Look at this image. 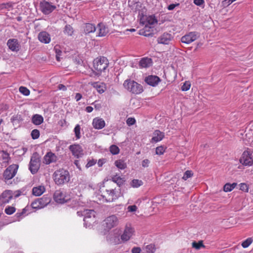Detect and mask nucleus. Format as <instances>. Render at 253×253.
Returning <instances> with one entry per match:
<instances>
[{
    "mask_svg": "<svg viewBox=\"0 0 253 253\" xmlns=\"http://www.w3.org/2000/svg\"><path fill=\"white\" fill-rule=\"evenodd\" d=\"M134 233V229L130 224H126L124 231L121 235V239L123 241H128L133 236Z\"/></svg>",
    "mask_w": 253,
    "mask_h": 253,
    "instance_id": "nucleus-11",
    "label": "nucleus"
},
{
    "mask_svg": "<svg viewBox=\"0 0 253 253\" xmlns=\"http://www.w3.org/2000/svg\"><path fill=\"white\" fill-rule=\"evenodd\" d=\"M143 253H155L156 248L154 244H151L143 248Z\"/></svg>",
    "mask_w": 253,
    "mask_h": 253,
    "instance_id": "nucleus-33",
    "label": "nucleus"
},
{
    "mask_svg": "<svg viewBox=\"0 0 253 253\" xmlns=\"http://www.w3.org/2000/svg\"><path fill=\"white\" fill-rule=\"evenodd\" d=\"M41 160L39 155L35 153L31 158L29 169L32 174L37 173L40 167Z\"/></svg>",
    "mask_w": 253,
    "mask_h": 253,
    "instance_id": "nucleus-6",
    "label": "nucleus"
},
{
    "mask_svg": "<svg viewBox=\"0 0 253 253\" xmlns=\"http://www.w3.org/2000/svg\"><path fill=\"white\" fill-rule=\"evenodd\" d=\"M19 91L22 94L25 96H28L30 94V91L29 89H28L27 87L25 86H21L19 87Z\"/></svg>",
    "mask_w": 253,
    "mask_h": 253,
    "instance_id": "nucleus-43",
    "label": "nucleus"
},
{
    "mask_svg": "<svg viewBox=\"0 0 253 253\" xmlns=\"http://www.w3.org/2000/svg\"><path fill=\"white\" fill-rule=\"evenodd\" d=\"M26 212V210L25 209L22 210V211L20 212H17L15 217L17 218V220H20L21 219L22 215L25 214Z\"/></svg>",
    "mask_w": 253,
    "mask_h": 253,
    "instance_id": "nucleus-52",
    "label": "nucleus"
},
{
    "mask_svg": "<svg viewBox=\"0 0 253 253\" xmlns=\"http://www.w3.org/2000/svg\"><path fill=\"white\" fill-rule=\"evenodd\" d=\"M19 166L17 164H12L8 166L3 171L2 176L4 181L8 183V181L12 179L16 174Z\"/></svg>",
    "mask_w": 253,
    "mask_h": 253,
    "instance_id": "nucleus-5",
    "label": "nucleus"
},
{
    "mask_svg": "<svg viewBox=\"0 0 253 253\" xmlns=\"http://www.w3.org/2000/svg\"><path fill=\"white\" fill-rule=\"evenodd\" d=\"M123 85L127 90L133 94H139L143 91V88L141 84L130 79L125 80Z\"/></svg>",
    "mask_w": 253,
    "mask_h": 253,
    "instance_id": "nucleus-4",
    "label": "nucleus"
},
{
    "mask_svg": "<svg viewBox=\"0 0 253 253\" xmlns=\"http://www.w3.org/2000/svg\"><path fill=\"white\" fill-rule=\"evenodd\" d=\"M166 149V147L163 146H158L156 148V154L159 155H163Z\"/></svg>",
    "mask_w": 253,
    "mask_h": 253,
    "instance_id": "nucleus-42",
    "label": "nucleus"
},
{
    "mask_svg": "<svg viewBox=\"0 0 253 253\" xmlns=\"http://www.w3.org/2000/svg\"><path fill=\"white\" fill-rule=\"evenodd\" d=\"M126 122L128 126H130L135 124L136 120L134 118L130 117L126 120Z\"/></svg>",
    "mask_w": 253,
    "mask_h": 253,
    "instance_id": "nucleus-51",
    "label": "nucleus"
},
{
    "mask_svg": "<svg viewBox=\"0 0 253 253\" xmlns=\"http://www.w3.org/2000/svg\"><path fill=\"white\" fill-rule=\"evenodd\" d=\"M77 214L79 216H84V219L89 218L95 216V211L91 210H84L83 211H77Z\"/></svg>",
    "mask_w": 253,
    "mask_h": 253,
    "instance_id": "nucleus-18",
    "label": "nucleus"
},
{
    "mask_svg": "<svg viewBox=\"0 0 253 253\" xmlns=\"http://www.w3.org/2000/svg\"><path fill=\"white\" fill-rule=\"evenodd\" d=\"M82 98V95L80 93H77L75 96V99L77 101H79Z\"/></svg>",
    "mask_w": 253,
    "mask_h": 253,
    "instance_id": "nucleus-62",
    "label": "nucleus"
},
{
    "mask_svg": "<svg viewBox=\"0 0 253 253\" xmlns=\"http://www.w3.org/2000/svg\"><path fill=\"white\" fill-rule=\"evenodd\" d=\"M57 156L51 152H47L43 158L44 163L46 165L55 163L57 161Z\"/></svg>",
    "mask_w": 253,
    "mask_h": 253,
    "instance_id": "nucleus-15",
    "label": "nucleus"
},
{
    "mask_svg": "<svg viewBox=\"0 0 253 253\" xmlns=\"http://www.w3.org/2000/svg\"><path fill=\"white\" fill-rule=\"evenodd\" d=\"M11 7V4L10 3H3L0 4V10L3 9H8Z\"/></svg>",
    "mask_w": 253,
    "mask_h": 253,
    "instance_id": "nucleus-53",
    "label": "nucleus"
},
{
    "mask_svg": "<svg viewBox=\"0 0 253 253\" xmlns=\"http://www.w3.org/2000/svg\"><path fill=\"white\" fill-rule=\"evenodd\" d=\"M103 199L107 202H111L117 200L121 196V189L111 181H104L99 190Z\"/></svg>",
    "mask_w": 253,
    "mask_h": 253,
    "instance_id": "nucleus-1",
    "label": "nucleus"
},
{
    "mask_svg": "<svg viewBox=\"0 0 253 253\" xmlns=\"http://www.w3.org/2000/svg\"><path fill=\"white\" fill-rule=\"evenodd\" d=\"M93 108L91 106H87L85 108V111L87 113H91L93 111Z\"/></svg>",
    "mask_w": 253,
    "mask_h": 253,
    "instance_id": "nucleus-64",
    "label": "nucleus"
},
{
    "mask_svg": "<svg viewBox=\"0 0 253 253\" xmlns=\"http://www.w3.org/2000/svg\"><path fill=\"white\" fill-rule=\"evenodd\" d=\"M0 159L2 161L3 163L7 164L10 160L9 154L4 151H0Z\"/></svg>",
    "mask_w": 253,
    "mask_h": 253,
    "instance_id": "nucleus-30",
    "label": "nucleus"
},
{
    "mask_svg": "<svg viewBox=\"0 0 253 253\" xmlns=\"http://www.w3.org/2000/svg\"><path fill=\"white\" fill-rule=\"evenodd\" d=\"M108 180L114 183V184L116 183L119 186L118 188H119L121 185H122L125 182V180L123 178H122L120 176H118L117 175L112 176L111 177V179Z\"/></svg>",
    "mask_w": 253,
    "mask_h": 253,
    "instance_id": "nucleus-27",
    "label": "nucleus"
},
{
    "mask_svg": "<svg viewBox=\"0 0 253 253\" xmlns=\"http://www.w3.org/2000/svg\"><path fill=\"white\" fill-rule=\"evenodd\" d=\"M92 86L95 88L99 93H103L106 90V84L103 83L94 82L91 84Z\"/></svg>",
    "mask_w": 253,
    "mask_h": 253,
    "instance_id": "nucleus-25",
    "label": "nucleus"
},
{
    "mask_svg": "<svg viewBox=\"0 0 253 253\" xmlns=\"http://www.w3.org/2000/svg\"><path fill=\"white\" fill-rule=\"evenodd\" d=\"M150 164V161L148 159H145L142 162V166L143 168L148 167Z\"/></svg>",
    "mask_w": 253,
    "mask_h": 253,
    "instance_id": "nucleus-55",
    "label": "nucleus"
},
{
    "mask_svg": "<svg viewBox=\"0 0 253 253\" xmlns=\"http://www.w3.org/2000/svg\"><path fill=\"white\" fill-rule=\"evenodd\" d=\"M92 125L95 129H101L105 126V122L102 118L96 117L93 119Z\"/></svg>",
    "mask_w": 253,
    "mask_h": 253,
    "instance_id": "nucleus-17",
    "label": "nucleus"
},
{
    "mask_svg": "<svg viewBox=\"0 0 253 253\" xmlns=\"http://www.w3.org/2000/svg\"><path fill=\"white\" fill-rule=\"evenodd\" d=\"M191 87V84L189 82H185L181 86V90L182 91H187Z\"/></svg>",
    "mask_w": 253,
    "mask_h": 253,
    "instance_id": "nucleus-48",
    "label": "nucleus"
},
{
    "mask_svg": "<svg viewBox=\"0 0 253 253\" xmlns=\"http://www.w3.org/2000/svg\"><path fill=\"white\" fill-rule=\"evenodd\" d=\"M172 39L171 34L169 33H164L158 39V42L159 43L168 44Z\"/></svg>",
    "mask_w": 253,
    "mask_h": 253,
    "instance_id": "nucleus-20",
    "label": "nucleus"
},
{
    "mask_svg": "<svg viewBox=\"0 0 253 253\" xmlns=\"http://www.w3.org/2000/svg\"><path fill=\"white\" fill-rule=\"evenodd\" d=\"M80 130L81 126L79 124H78L75 126L74 130L77 139H80L81 137Z\"/></svg>",
    "mask_w": 253,
    "mask_h": 253,
    "instance_id": "nucleus-41",
    "label": "nucleus"
},
{
    "mask_svg": "<svg viewBox=\"0 0 253 253\" xmlns=\"http://www.w3.org/2000/svg\"><path fill=\"white\" fill-rule=\"evenodd\" d=\"M16 211V209L13 206H7L4 210V212L8 215H11Z\"/></svg>",
    "mask_w": 253,
    "mask_h": 253,
    "instance_id": "nucleus-38",
    "label": "nucleus"
},
{
    "mask_svg": "<svg viewBox=\"0 0 253 253\" xmlns=\"http://www.w3.org/2000/svg\"><path fill=\"white\" fill-rule=\"evenodd\" d=\"M137 209V207L136 205L129 206L127 207V210L129 212L135 211Z\"/></svg>",
    "mask_w": 253,
    "mask_h": 253,
    "instance_id": "nucleus-54",
    "label": "nucleus"
},
{
    "mask_svg": "<svg viewBox=\"0 0 253 253\" xmlns=\"http://www.w3.org/2000/svg\"><path fill=\"white\" fill-rule=\"evenodd\" d=\"M109 150L113 155H117L120 153L119 148L116 145H112L110 146Z\"/></svg>",
    "mask_w": 253,
    "mask_h": 253,
    "instance_id": "nucleus-36",
    "label": "nucleus"
},
{
    "mask_svg": "<svg viewBox=\"0 0 253 253\" xmlns=\"http://www.w3.org/2000/svg\"><path fill=\"white\" fill-rule=\"evenodd\" d=\"M40 9L44 14H49L56 9V6L47 1H43L40 3Z\"/></svg>",
    "mask_w": 253,
    "mask_h": 253,
    "instance_id": "nucleus-10",
    "label": "nucleus"
},
{
    "mask_svg": "<svg viewBox=\"0 0 253 253\" xmlns=\"http://www.w3.org/2000/svg\"><path fill=\"white\" fill-rule=\"evenodd\" d=\"M108 65V60L104 56H100L93 60V68L97 75H100L102 72L105 71Z\"/></svg>",
    "mask_w": 253,
    "mask_h": 253,
    "instance_id": "nucleus-3",
    "label": "nucleus"
},
{
    "mask_svg": "<svg viewBox=\"0 0 253 253\" xmlns=\"http://www.w3.org/2000/svg\"><path fill=\"white\" fill-rule=\"evenodd\" d=\"M253 242L252 238H248L242 243V246L244 248H248Z\"/></svg>",
    "mask_w": 253,
    "mask_h": 253,
    "instance_id": "nucleus-40",
    "label": "nucleus"
},
{
    "mask_svg": "<svg viewBox=\"0 0 253 253\" xmlns=\"http://www.w3.org/2000/svg\"><path fill=\"white\" fill-rule=\"evenodd\" d=\"M21 194V192L20 190H17L13 192V197L16 198L20 196Z\"/></svg>",
    "mask_w": 253,
    "mask_h": 253,
    "instance_id": "nucleus-60",
    "label": "nucleus"
},
{
    "mask_svg": "<svg viewBox=\"0 0 253 253\" xmlns=\"http://www.w3.org/2000/svg\"><path fill=\"white\" fill-rule=\"evenodd\" d=\"M96 28L94 25L90 23L86 24L84 27V32L86 34H89L95 31Z\"/></svg>",
    "mask_w": 253,
    "mask_h": 253,
    "instance_id": "nucleus-34",
    "label": "nucleus"
},
{
    "mask_svg": "<svg viewBox=\"0 0 253 253\" xmlns=\"http://www.w3.org/2000/svg\"><path fill=\"white\" fill-rule=\"evenodd\" d=\"M192 247L197 250H199L201 248H205V246L203 244V241H200L198 242H193L192 243Z\"/></svg>",
    "mask_w": 253,
    "mask_h": 253,
    "instance_id": "nucleus-39",
    "label": "nucleus"
},
{
    "mask_svg": "<svg viewBox=\"0 0 253 253\" xmlns=\"http://www.w3.org/2000/svg\"><path fill=\"white\" fill-rule=\"evenodd\" d=\"M143 182L141 180L133 179L131 183V185L133 188H138L143 185Z\"/></svg>",
    "mask_w": 253,
    "mask_h": 253,
    "instance_id": "nucleus-37",
    "label": "nucleus"
},
{
    "mask_svg": "<svg viewBox=\"0 0 253 253\" xmlns=\"http://www.w3.org/2000/svg\"><path fill=\"white\" fill-rule=\"evenodd\" d=\"M141 249L140 247H133L131 250L132 253H140Z\"/></svg>",
    "mask_w": 253,
    "mask_h": 253,
    "instance_id": "nucleus-57",
    "label": "nucleus"
},
{
    "mask_svg": "<svg viewBox=\"0 0 253 253\" xmlns=\"http://www.w3.org/2000/svg\"><path fill=\"white\" fill-rule=\"evenodd\" d=\"M54 201L59 204H63L69 201L71 196L66 192L60 190H56L53 196Z\"/></svg>",
    "mask_w": 253,
    "mask_h": 253,
    "instance_id": "nucleus-7",
    "label": "nucleus"
},
{
    "mask_svg": "<svg viewBox=\"0 0 253 253\" xmlns=\"http://www.w3.org/2000/svg\"><path fill=\"white\" fill-rule=\"evenodd\" d=\"M69 150L71 151L72 155L77 158H79L83 155V150L79 144H73L69 146Z\"/></svg>",
    "mask_w": 253,
    "mask_h": 253,
    "instance_id": "nucleus-14",
    "label": "nucleus"
},
{
    "mask_svg": "<svg viewBox=\"0 0 253 253\" xmlns=\"http://www.w3.org/2000/svg\"><path fill=\"white\" fill-rule=\"evenodd\" d=\"M165 136L164 132L159 130H155L153 133V137L151 139V142H158L161 141Z\"/></svg>",
    "mask_w": 253,
    "mask_h": 253,
    "instance_id": "nucleus-21",
    "label": "nucleus"
},
{
    "mask_svg": "<svg viewBox=\"0 0 253 253\" xmlns=\"http://www.w3.org/2000/svg\"><path fill=\"white\" fill-rule=\"evenodd\" d=\"M40 131L38 129H35L31 132V137L33 139H38L40 136Z\"/></svg>",
    "mask_w": 253,
    "mask_h": 253,
    "instance_id": "nucleus-46",
    "label": "nucleus"
},
{
    "mask_svg": "<svg viewBox=\"0 0 253 253\" xmlns=\"http://www.w3.org/2000/svg\"><path fill=\"white\" fill-rule=\"evenodd\" d=\"M160 81V78L156 76H149L145 79L146 83L153 86L157 85Z\"/></svg>",
    "mask_w": 253,
    "mask_h": 253,
    "instance_id": "nucleus-22",
    "label": "nucleus"
},
{
    "mask_svg": "<svg viewBox=\"0 0 253 253\" xmlns=\"http://www.w3.org/2000/svg\"><path fill=\"white\" fill-rule=\"evenodd\" d=\"M54 49L55 51V53H56V60L58 61H60V55L62 53V51H61V50L59 48V47H58L57 45H56L54 48Z\"/></svg>",
    "mask_w": 253,
    "mask_h": 253,
    "instance_id": "nucleus-45",
    "label": "nucleus"
},
{
    "mask_svg": "<svg viewBox=\"0 0 253 253\" xmlns=\"http://www.w3.org/2000/svg\"><path fill=\"white\" fill-rule=\"evenodd\" d=\"M9 109V106L7 104H0V111H6Z\"/></svg>",
    "mask_w": 253,
    "mask_h": 253,
    "instance_id": "nucleus-58",
    "label": "nucleus"
},
{
    "mask_svg": "<svg viewBox=\"0 0 253 253\" xmlns=\"http://www.w3.org/2000/svg\"><path fill=\"white\" fill-rule=\"evenodd\" d=\"M193 173L191 170H186L182 177V179L184 180H186L188 178L192 177Z\"/></svg>",
    "mask_w": 253,
    "mask_h": 253,
    "instance_id": "nucleus-47",
    "label": "nucleus"
},
{
    "mask_svg": "<svg viewBox=\"0 0 253 253\" xmlns=\"http://www.w3.org/2000/svg\"><path fill=\"white\" fill-rule=\"evenodd\" d=\"M13 198V192L10 190H4L0 195V206L8 204Z\"/></svg>",
    "mask_w": 253,
    "mask_h": 253,
    "instance_id": "nucleus-9",
    "label": "nucleus"
},
{
    "mask_svg": "<svg viewBox=\"0 0 253 253\" xmlns=\"http://www.w3.org/2000/svg\"><path fill=\"white\" fill-rule=\"evenodd\" d=\"M240 190L248 192L249 191V187L248 185L245 183H242L240 184Z\"/></svg>",
    "mask_w": 253,
    "mask_h": 253,
    "instance_id": "nucleus-50",
    "label": "nucleus"
},
{
    "mask_svg": "<svg viewBox=\"0 0 253 253\" xmlns=\"http://www.w3.org/2000/svg\"><path fill=\"white\" fill-rule=\"evenodd\" d=\"M64 32L68 35H72L73 33V30L70 25H66L65 28Z\"/></svg>",
    "mask_w": 253,
    "mask_h": 253,
    "instance_id": "nucleus-49",
    "label": "nucleus"
},
{
    "mask_svg": "<svg viewBox=\"0 0 253 253\" xmlns=\"http://www.w3.org/2000/svg\"><path fill=\"white\" fill-rule=\"evenodd\" d=\"M7 45L12 51H18L20 49V44L17 39H11L7 41Z\"/></svg>",
    "mask_w": 253,
    "mask_h": 253,
    "instance_id": "nucleus-16",
    "label": "nucleus"
},
{
    "mask_svg": "<svg viewBox=\"0 0 253 253\" xmlns=\"http://www.w3.org/2000/svg\"><path fill=\"white\" fill-rule=\"evenodd\" d=\"M143 19H145V21L143 22V24L145 25L146 27L153 25L157 23V20L154 15L146 16L145 17H143Z\"/></svg>",
    "mask_w": 253,
    "mask_h": 253,
    "instance_id": "nucleus-23",
    "label": "nucleus"
},
{
    "mask_svg": "<svg viewBox=\"0 0 253 253\" xmlns=\"http://www.w3.org/2000/svg\"><path fill=\"white\" fill-rule=\"evenodd\" d=\"M194 3L198 6H201L204 3V0H194Z\"/></svg>",
    "mask_w": 253,
    "mask_h": 253,
    "instance_id": "nucleus-59",
    "label": "nucleus"
},
{
    "mask_svg": "<svg viewBox=\"0 0 253 253\" xmlns=\"http://www.w3.org/2000/svg\"><path fill=\"white\" fill-rule=\"evenodd\" d=\"M104 222L106 227L108 229H110L118 224L119 219L115 215H112L107 217L104 220Z\"/></svg>",
    "mask_w": 253,
    "mask_h": 253,
    "instance_id": "nucleus-12",
    "label": "nucleus"
},
{
    "mask_svg": "<svg viewBox=\"0 0 253 253\" xmlns=\"http://www.w3.org/2000/svg\"><path fill=\"white\" fill-rule=\"evenodd\" d=\"M239 161L241 164L245 166H251L253 164L252 153L248 149L243 153Z\"/></svg>",
    "mask_w": 253,
    "mask_h": 253,
    "instance_id": "nucleus-8",
    "label": "nucleus"
},
{
    "mask_svg": "<svg viewBox=\"0 0 253 253\" xmlns=\"http://www.w3.org/2000/svg\"><path fill=\"white\" fill-rule=\"evenodd\" d=\"M43 122V118L42 116L39 114H35L33 116L32 122L35 125H40Z\"/></svg>",
    "mask_w": 253,
    "mask_h": 253,
    "instance_id": "nucleus-29",
    "label": "nucleus"
},
{
    "mask_svg": "<svg viewBox=\"0 0 253 253\" xmlns=\"http://www.w3.org/2000/svg\"><path fill=\"white\" fill-rule=\"evenodd\" d=\"M39 40L42 43H48L51 41L50 35L45 31L40 32L38 35Z\"/></svg>",
    "mask_w": 253,
    "mask_h": 253,
    "instance_id": "nucleus-19",
    "label": "nucleus"
},
{
    "mask_svg": "<svg viewBox=\"0 0 253 253\" xmlns=\"http://www.w3.org/2000/svg\"><path fill=\"white\" fill-rule=\"evenodd\" d=\"M42 208L47 206L51 201L50 197L47 196H43L41 198L38 199Z\"/></svg>",
    "mask_w": 253,
    "mask_h": 253,
    "instance_id": "nucleus-31",
    "label": "nucleus"
},
{
    "mask_svg": "<svg viewBox=\"0 0 253 253\" xmlns=\"http://www.w3.org/2000/svg\"><path fill=\"white\" fill-rule=\"evenodd\" d=\"M99 28V33L98 36L104 37L108 33V28L102 23H99L98 24Z\"/></svg>",
    "mask_w": 253,
    "mask_h": 253,
    "instance_id": "nucleus-28",
    "label": "nucleus"
},
{
    "mask_svg": "<svg viewBox=\"0 0 253 253\" xmlns=\"http://www.w3.org/2000/svg\"><path fill=\"white\" fill-rule=\"evenodd\" d=\"M96 164V161L94 160H89L86 165V167L88 168L90 167L93 166Z\"/></svg>",
    "mask_w": 253,
    "mask_h": 253,
    "instance_id": "nucleus-56",
    "label": "nucleus"
},
{
    "mask_svg": "<svg viewBox=\"0 0 253 253\" xmlns=\"http://www.w3.org/2000/svg\"><path fill=\"white\" fill-rule=\"evenodd\" d=\"M178 4H171L170 5H169L168 7V9L169 10H173L176 5H178Z\"/></svg>",
    "mask_w": 253,
    "mask_h": 253,
    "instance_id": "nucleus-63",
    "label": "nucleus"
},
{
    "mask_svg": "<svg viewBox=\"0 0 253 253\" xmlns=\"http://www.w3.org/2000/svg\"><path fill=\"white\" fill-rule=\"evenodd\" d=\"M115 166L119 169H124L126 168V164L123 160H118L115 162Z\"/></svg>",
    "mask_w": 253,
    "mask_h": 253,
    "instance_id": "nucleus-35",
    "label": "nucleus"
},
{
    "mask_svg": "<svg viewBox=\"0 0 253 253\" xmlns=\"http://www.w3.org/2000/svg\"><path fill=\"white\" fill-rule=\"evenodd\" d=\"M152 64V60L148 57L141 58L139 63V66L141 68H146L150 67Z\"/></svg>",
    "mask_w": 253,
    "mask_h": 253,
    "instance_id": "nucleus-24",
    "label": "nucleus"
},
{
    "mask_svg": "<svg viewBox=\"0 0 253 253\" xmlns=\"http://www.w3.org/2000/svg\"><path fill=\"white\" fill-rule=\"evenodd\" d=\"M53 178L55 184L60 185L69 181L70 174L68 170L61 169L54 172Z\"/></svg>",
    "mask_w": 253,
    "mask_h": 253,
    "instance_id": "nucleus-2",
    "label": "nucleus"
},
{
    "mask_svg": "<svg viewBox=\"0 0 253 253\" xmlns=\"http://www.w3.org/2000/svg\"><path fill=\"white\" fill-rule=\"evenodd\" d=\"M198 34L196 32H191L182 37L181 41L182 42L189 44L197 40Z\"/></svg>",
    "mask_w": 253,
    "mask_h": 253,
    "instance_id": "nucleus-13",
    "label": "nucleus"
},
{
    "mask_svg": "<svg viewBox=\"0 0 253 253\" xmlns=\"http://www.w3.org/2000/svg\"><path fill=\"white\" fill-rule=\"evenodd\" d=\"M45 191V187L43 185H39L34 187L32 189V194L35 196L42 195Z\"/></svg>",
    "mask_w": 253,
    "mask_h": 253,
    "instance_id": "nucleus-26",
    "label": "nucleus"
},
{
    "mask_svg": "<svg viewBox=\"0 0 253 253\" xmlns=\"http://www.w3.org/2000/svg\"><path fill=\"white\" fill-rule=\"evenodd\" d=\"M58 88L59 90H62L63 91H66L67 90L66 87L64 85H63V84H59L58 85Z\"/></svg>",
    "mask_w": 253,
    "mask_h": 253,
    "instance_id": "nucleus-61",
    "label": "nucleus"
},
{
    "mask_svg": "<svg viewBox=\"0 0 253 253\" xmlns=\"http://www.w3.org/2000/svg\"><path fill=\"white\" fill-rule=\"evenodd\" d=\"M237 185V183L236 182H234L232 184L227 183L223 186V191L225 192H230L233 190Z\"/></svg>",
    "mask_w": 253,
    "mask_h": 253,
    "instance_id": "nucleus-32",
    "label": "nucleus"
},
{
    "mask_svg": "<svg viewBox=\"0 0 253 253\" xmlns=\"http://www.w3.org/2000/svg\"><path fill=\"white\" fill-rule=\"evenodd\" d=\"M31 207L33 209H39L42 208V205H41L40 203L39 202L38 199L35 200L34 202H33L31 204Z\"/></svg>",
    "mask_w": 253,
    "mask_h": 253,
    "instance_id": "nucleus-44",
    "label": "nucleus"
}]
</instances>
